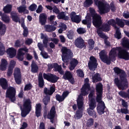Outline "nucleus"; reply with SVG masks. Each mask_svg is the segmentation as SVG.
Instances as JSON below:
<instances>
[{
    "mask_svg": "<svg viewBox=\"0 0 129 129\" xmlns=\"http://www.w3.org/2000/svg\"><path fill=\"white\" fill-rule=\"evenodd\" d=\"M32 88H33V85H32V84L29 83L25 85L24 90V91H28L31 90Z\"/></svg>",
    "mask_w": 129,
    "mask_h": 129,
    "instance_id": "54",
    "label": "nucleus"
},
{
    "mask_svg": "<svg viewBox=\"0 0 129 129\" xmlns=\"http://www.w3.org/2000/svg\"><path fill=\"white\" fill-rule=\"evenodd\" d=\"M42 110V104L37 103L35 105V115L37 117L41 116V111Z\"/></svg>",
    "mask_w": 129,
    "mask_h": 129,
    "instance_id": "32",
    "label": "nucleus"
},
{
    "mask_svg": "<svg viewBox=\"0 0 129 129\" xmlns=\"http://www.w3.org/2000/svg\"><path fill=\"white\" fill-rule=\"evenodd\" d=\"M100 31H103V32H109L110 31V26L108 24H105L103 25L100 29H99Z\"/></svg>",
    "mask_w": 129,
    "mask_h": 129,
    "instance_id": "43",
    "label": "nucleus"
},
{
    "mask_svg": "<svg viewBox=\"0 0 129 129\" xmlns=\"http://www.w3.org/2000/svg\"><path fill=\"white\" fill-rule=\"evenodd\" d=\"M88 44L89 45V48L90 50H93V48H94V45L95 44V42L92 39H90L88 40Z\"/></svg>",
    "mask_w": 129,
    "mask_h": 129,
    "instance_id": "46",
    "label": "nucleus"
},
{
    "mask_svg": "<svg viewBox=\"0 0 129 129\" xmlns=\"http://www.w3.org/2000/svg\"><path fill=\"white\" fill-rule=\"evenodd\" d=\"M109 7L110 10H111V12H113V13H114L115 11H116V8H115V6H114V4H111L109 6H108Z\"/></svg>",
    "mask_w": 129,
    "mask_h": 129,
    "instance_id": "62",
    "label": "nucleus"
},
{
    "mask_svg": "<svg viewBox=\"0 0 129 129\" xmlns=\"http://www.w3.org/2000/svg\"><path fill=\"white\" fill-rule=\"evenodd\" d=\"M36 9L37 5L35 4H33L29 7V11H31V12H34V11H36Z\"/></svg>",
    "mask_w": 129,
    "mask_h": 129,
    "instance_id": "58",
    "label": "nucleus"
},
{
    "mask_svg": "<svg viewBox=\"0 0 129 129\" xmlns=\"http://www.w3.org/2000/svg\"><path fill=\"white\" fill-rule=\"evenodd\" d=\"M77 76L78 77H81V78H83L84 77V73L83 72V71L81 69H78L76 71Z\"/></svg>",
    "mask_w": 129,
    "mask_h": 129,
    "instance_id": "51",
    "label": "nucleus"
},
{
    "mask_svg": "<svg viewBox=\"0 0 129 129\" xmlns=\"http://www.w3.org/2000/svg\"><path fill=\"white\" fill-rule=\"evenodd\" d=\"M31 68V72L32 73H37L38 72V70H39V67L38 66V64H37L34 60H32V61Z\"/></svg>",
    "mask_w": 129,
    "mask_h": 129,
    "instance_id": "37",
    "label": "nucleus"
},
{
    "mask_svg": "<svg viewBox=\"0 0 129 129\" xmlns=\"http://www.w3.org/2000/svg\"><path fill=\"white\" fill-rule=\"evenodd\" d=\"M56 90V87L54 86H51L49 89L45 87L43 90V93L45 94V96H44V98L42 100V102L45 105V107L47 106V104H49V102H50V96L53 95V93L55 92Z\"/></svg>",
    "mask_w": 129,
    "mask_h": 129,
    "instance_id": "4",
    "label": "nucleus"
},
{
    "mask_svg": "<svg viewBox=\"0 0 129 129\" xmlns=\"http://www.w3.org/2000/svg\"><path fill=\"white\" fill-rule=\"evenodd\" d=\"M60 52H61V58L63 62H67L68 60L73 57V52L66 46H62Z\"/></svg>",
    "mask_w": 129,
    "mask_h": 129,
    "instance_id": "6",
    "label": "nucleus"
},
{
    "mask_svg": "<svg viewBox=\"0 0 129 129\" xmlns=\"http://www.w3.org/2000/svg\"><path fill=\"white\" fill-rule=\"evenodd\" d=\"M96 98H102L103 93V85L99 82L96 86Z\"/></svg>",
    "mask_w": 129,
    "mask_h": 129,
    "instance_id": "18",
    "label": "nucleus"
},
{
    "mask_svg": "<svg viewBox=\"0 0 129 129\" xmlns=\"http://www.w3.org/2000/svg\"><path fill=\"white\" fill-rule=\"evenodd\" d=\"M93 123H94V119L90 118L86 123L87 127H91L93 125Z\"/></svg>",
    "mask_w": 129,
    "mask_h": 129,
    "instance_id": "48",
    "label": "nucleus"
},
{
    "mask_svg": "<svg viewBox=\"0 0 129 129\" xmlns=\"http://www.w3.org/2000/svg\"><path fill=\"white\" fill-rule=\"evenodd\" d=\"M2 20L6 24H9V23H10V17L5 14H3Z\"/></svg>",
    "mask_w": 129,
    "mask_h": 129,
    "instance_id": "47",
    "label": "nucleus"
},
{
    "mask_svg": "<svg viewBox=\"0 0 129 129\" xmlns=\"http://www.w3.org/2000/svg\"><path fill=\"white\" fill-rule=\"evenodd\" d=\"M16 62L14 60H12L10 61L9 66L8 67V71H7V76H8L9 77L10 76H12V75H13L14 68H15V67L16 66Z\"/></svg>",
    "mask_w": 129,
    "mask_h": 129,
    "instance_id": "25",
    "label": "nucleus"
},
{
    "mask_svg": "<svg viewBox=\"0 0 129 129\" xmlns=\"http://www.w3.org/2000/svg\"><path fill=\"white\" fill-rule=\"evenodd\" d=\"M6 97L9 98L11 102H15L16 100V94L17 91L14 87H9L6 89Z\"/></svg>",
    "mask_w": 129,
    "mask_h": 129,
    "instance_id": "9",
    "label": "nucleus"
},
{
    "mask_svg": "<svg viewBox=\"0 0 129 129\" xmlns=\"http://www.w3.org/2000/svg\"><path fill=\"white\" fill-rule=\"evenodd\" d=\"M121 44L123 48H125L127 50V51L129 50V39L124 37L121 39Z\"/></svg>",
    "mask_w": 129,
    "mask_h": 129,
    "instance_id": "31",
    "label": "nucleus"
},
{
    "mask_svg": "<svg viewBox=\"0 0 129 129\" xmlns=\"http://www.w3.org/2000/svg\"><path fill=\"white\" fill-rule=\"evenodd\" d=\"M7 67H8V61L5 58H2L0 64V70L1 71H6Z\"/></svg>",
    "mask_w": 129,
    "mask_h": 129,
    "instance_id": "33",
    "label": "nucleus"
},
{
    "mask_svg": "<svg viewBox=\"0 0 129 129\" xmlns=\"http://www.w3.org/2000/svg\"><path fill=\"white\" fill-rule=\"evenodd\" d=\"M11 17L13 22H15V23H21V19H20V18L18 16V13L16 12H11Z\"/></svg>",
    "mask_w": 129,
    "mask_h": 129,
    "instance_id": "35",
    "label": "nucleus"
},
{
    "mask_svg": "<svg viewBox=\"0 0 129 129\" xmlns=\"http://www.w3.org/2000/svg\"><path fill=\"white\" fill-rule=\"evenodd\" d=\"M58 20H63V21H69V17L65 15V12L62 11L59 13L57 16Z\"/></svg>",
    "mask_w": 129,
    "mask_h": 129,
    "instance_id": "34",
    "label": "nucleus"
},
{
    "mask_svg": "<svg viewBox=\"0 0 129 129\" xmlns=\"http://www.w3.org/2000/svg\"><path fill=\"white\" fill-rule=\"evenodd\" d=\"M38 87L39 88H43L45 85V82L44 81V79H43V74L40 72L38 75Z\"/></svg>",
    "mask_w": 129,
    "mask_h": 129,
    "instance_id": "29",
    "label": "nucleus"
},
{
    "mask_svg": "<svg viewBox=\"0 0 129 129\" xmlns=\"http://www.w3.org/2000/svg\"><path fill=\"white\" fill-rule=\"evenodd\" d=\"M45 32H47L48 33H51V32H54V31L56 30L57 28L54 26L50 25H45L44 26Z\"/></svg>",
    "mask_w": 129,
    "mask_h": 129,
    "instance_id": "36",
    "label": "nucleus"
},
{
    "mask_svg": "<svg viewBox=\"0 0 129 129\" xmlns=\"http://www.w3.org/2000/svg\"><path fill=\"white\" fill-rule=\"evenodd\" d=\"M116 51H118V57L120 59L124 60H129V53L126 49L122 48L121 47H116L112 48L109 52V56L107 55V52L105 50H102L99 53L100 60L107 65H110L111 62H114L116 60Z\"/></svg>",
    "mask_w": 129,
    "mask_h": 129,
    "instance_id": "1",
    "label": "nucleus"
},
{
    "mask_svg": "<svg viewBox=\"0 0 129 129\" xmlns=\"http://www.w3.org/2000/svg\"><path fill=\"white\" fill-rule=\"evenodd\" d=\"M121 113L124 114H128L129 110L127 108H121Z\"/></svg>",
    "mask_w": 129,
    "mask_h": 129,
    "instance_id": "64",
    "label": "nucleus"
},
{
    "mask_svg": "<svg viewBox=\"0 0 129 129\" xmlns=\"http://www.w3.org/2000/svg\"><path fill=\"white\" fill-rule=\"evenodd\" d=\"M70 70L72 71L75 69V67L78 65V61L77 59L74 58L70 61Z\"/></svg>",
    "mask_w": 129,
    "mask_h": 129,
    "instance_id": "38",
    "label": "nucleus"
},
{
    "mask_svg": "<svg viewBox=\"0 0 129 129\" xmlns=\"http://www.w3.org/2000/svg\"><path fill=\"white\" fill-rule=\"evenodd\" d=\"M70 18L73 23H76V24H79L81 22V17L79 15H76L75 12L73 11L70 14Z\"/></svg>",
    "mask_w": 129,
    "mask_h": 129,
    "instance_id": "22",
    "label": "nucleus"
},
{
    "mask_svg": "<svg viewBox=\"0 0 129 129\" xmlns=\"http://www.w3.org/2000/svg\"><path fill=\"white\" fill-rule=\"evenodd\" d=\"M115 29H116V30L115 33L114 35V38L117 39V40H120V39L122 38L121 32H120V29H119V28L118 27H117Z\"/></svg>",
    "mask_w": 129,
    "mask_h": 129,
    "instance_id": "40",
    "label": "nucleus"
},
{
    "mask_svg": "<svg viewBox=\"0 0 129 129\" xmlns=\"http://www.w3.org/2000/svg\"><path fill=\"white\" fill-rule=\"evenodd\" d=\"M93 4V0H85L84 3L85 8H89Z\"/></svg>",
    "mask_w": 129,
    "mask_h": 129,
    "instance_id": "49",
    "label": "nucleus"
},
{
    "mask_svg": "<svg viewBox=\"0 0 129 129\" xmlns=\"http://www.w3.org/2000/svg\"><path fill=\"white\" fill-rule=\"evenodd\" d=\"M91 90L90 84H84L82 88L81 89V93L83 96H86L88 95V92Z\"/></svg>",
    "mask_w": 129,
    "mask_h": 129,
    "instance_id": "20",
    "label": "nucleus"
},
{
    "mask_svg": "<svg viewBox=\"0 0 129 129\" xmlns=\"http://www.w3.org/2000/svg\"><path fill=\"white\" fill-rule=\"evenodd\" d=\"M14 47H16V48H20V47H22V44H21V41H20L19 39L16 40Z\"/></svg>",
    "mask_w": 129,
    "mask_h": 129,
    "instance_id": "60",
    "label": "nucleus"
},
{
    "mask_svg": "<svg viewBox=\"0 0 129 129\" xmlns=\"http://www.w3.org/2000/svg\"><path fill=\"white\" fill-rule=\"evenodd\" d=\"M97 33L98 34L99 37H100V38L102 39H105L104 44L106 45V46H110V42L107 40V36H106L105 34L102 32V31L100 30V29H98L97 30Z\"/></svg>",
    "mask_w": 129,
    "mask_h": 129,
    "instance_id": "24",
    "label": "nucleus"
},
{
    "mask_svg": "<svg viewBox=\"0 0 129 129\" xmlns=\"http://www.w3.org/2000/svg\"><path fill=\"white\" fill-rule=\"evenodd\" d=\"M46 2H48V3H51V2H53L54 4H58L59 3H61V4H64L65 3L64 0H46Z\"/></svg>",
    "mask_w": 129,
    "mask_h": 129,
    "instance_id": "57",
    "label": "nucleus"
},
{
    "mask_svg": "<svg viewBox=\"0 0 129 129\" xmlns=\"http://www.w3.org/2000/svg\"><path fill=\"white\" fill-rule=\"evenodd\" d=\"M92 24L95 28H99L102 25L101 16L98 14L92 17Z\"/></svg>",
    "mask_w": 129,
    "mask_h": 129,
    "instance_id": "16",
    "label": "nucleus"
},
{
    "mask_svg": "<svg viewBox=\"0 0 129 129\" xmlns=\"http://www.w3.org/2000/svg\"><path fill=\"white\" fill-rule=\"evenodd\" d=\"M93 82H100L102 81V78L100 77V75L98 73H96L94 76L92 77Z\"/></svg>",
    "mask_w": 129,
    "mask_h": 129,
    "instance_id": "42",
    "label": "nucleus"
},
{
    "mask_svg": "<svg viewBox=\"0 0 129 129\" xmlns=\"http://www.w3.org/2000/svg\"><path fill=\"white\" fill-rule=\"evenodd\" d=\"M77 33L79 34V35H82L83 34H85L86 33V30H85L84 28H79L77 30Z\"/></svg>",
    "mask_w": 129,
    "mask_h": 129,
    "instance_id": "52",
    "label": "nucleus"
},
{
    "mask_svg": "<svg viewBox=\"0 0 129 129\" xmlns=\"http://www.w3.org/2000/svg\"><path fill=\"white\" fill-rule=\"evenodd\" d=\"M23 108L21 109L22 117H26L27 114L32 110V101L31 99L27 98L23 100Z\"/></svg>",
    "mask_w": 129,
    "mask_h": 129,
    "instance_id": "3",
    "label": "nucleus"
},
{
    "mask_svg": "<svg viewBox=\"0 0 129 129\" xmlns=\"http://www.w3.org/2000/svg\"><path fill=\"white\" fill-rule=\"evenodd\" d=\"M94 95V91L92 90L90 92V94L88 95L89 100H90V103L93 102L94 104H97L96 101H95V99L93 98Z\"/></svg>",
    "mask_w": 129,
    "mask_h": 129,
    "instance_id": "41",
    "label": "nucleus"
},
{
    "mask_svg": "<svg viewBox=\"0 0 129 129\" xmlns=\"http://www.w3.org/2000/svg\"><path fill=\"white\" fill-rule=\"evenodd\" d=\"M55 117H56V107L52 106L48 113L47 111H45L43 113L44 119H50L51 123L55 122Z\"/></svg>",
    "mask_w": 129,
    "mask_h": 129,
    "instance_id": "7",
    "label": "nucleus"
},
{
    "mask_svg": "<svg viewBox=\"0 0 129 129\" xmlns=\"http://www.w3.org/2000/svg\"><path fill=\"white\" fill-rule=\"evenodd\" d=\"M60 75H63V79H64V80H68L71 84H74V83H75L73 75L70 71H66L65 73L63 71V74H60Z\"/></svg>",
    "mask_w": 129,
    "mask_h": 129,
    "instance_id": "15",
    "label": "nucleus"
},
{
    "mask_svg": "<svg viewBox=\"0 0 129 129\" xmlns=\"http://www.w3.org/2000/svg\"><path fill=\"white\" fill-rule=\"evenodd\" d=\"M118 94L121 96V97H122L123 98H127V94L128 93L125 92L124 91H120Z\"/></svg>",
    "mask_w": 129,
    "mask_h": 129,
    "instance_id": "56",
    "label": "nucleus"
},
{
    "mask_svg": "<svg viewBox=\"0 0 129 129\" xmlns=\"http://www.w3.org/2000/svg\"><path fill=\"white\" fill-rule=\"evenodd\" d=\"M90 15L92 17H94V16H97L98 15L97 13H96V12H95V9L92 8H90Z\"/></svg>",
    "mask_w": 129,
    "mask_h": 129,
    "instance_id": "53",
    "label": "nucleus"
},
{
    "mask_svg": "<svg viewBox=\"0 0 129 129\" xmlns=\"http://www.w3.org/2000/svg\"><path fill=\"white\" fill-rule=\"evenodd\" d=\"M47 14L45 13H41L40 14L39 17V24L41 25V26H45L46 25V23H47Z\"/></svg>",
    "mask_w": 129,
    "mask_h": 129,
    "instance_id": "26",
    "label": "nucleus"
},
{
    "mask_svg": "<svg viewBox=\"0 0 129 129\" xmlns=\"http://www.w3.org/2000/svg\"><path fill=\"white\" fill-rule=\"evenodd\" d=\"M26 9V6H20L17 8L18 13H25V12H26V14H28L29 11L27 10Z\"/></svg>",
    "mask_w": 129,
    "mask_h": 129,
    "instance_id": "45",
    "label": "nucleus"
},
{
    "mask_svg": "<svg viewBox=\"0 0 129 129\" xmlns=\"http://www.w3.org/2000/svg\"><path fill=\"white\" fill-rule=\"evenodd\" d=\"M0 86H1L2 89L4 90H7L9 87V84H8V81L5 78L0 79Z\"/></svg>",
    "mask_w": 129,
    "mask_h": 129,
    "instance_id": "27",
    "label": "nucleus"
},
{
    "mask_svg": "<svg viewBox=\"0 0 129 129\" xmlns=\"http://www.w3.org/2000/svg\"><path fill=\"white\" fill-rule=\"evenodd\" d=\"M86 19L83 20L82 21V23L83 24V25H86L91 20V16H90V14H87V16L86 17Z\"/></svg>",
    "mask_w": 129,
    "mask_h": 129,
    "instance_id": "50",
    "label": "nucleus"
},
{
    "mask_svg": "<svg viewBox=\"0 0 129 129\" xmlns=\"http://www.w3.org/2000/svg\"><path fill=\"white\" fill-rule=\"evenodd\" d=\"M107 24L109 26H112L114 29H116L117 28L116 25L119 26L121 28H123L124 27V22L118 18H116V21L114 19H110L108 21Z\"/></svg>",
    "mask_w": 129,
    "mask_h": 129,
    "instance_id": "11",
    "label": "nucleus"
},
{
    "mask_svg": "<svg viewBox=\"0 0 129 129\" xmlns=\"http://www.w3.org/2000/svg\"><path fill=\"white\" fill-rule=\"evenodd\" d=\"M28 35H29V30H28V28H25L23 30V36L26 38L28 37Z\"/></svg>",
    "mask_w": 129,
    "mask_h": 129,
    "instance_id": "63",
    "label": "nucleus"
},
{
    "mask_svg": "<svg viewBox=\"0 0 129 129\" xmlns=\"http://www.w3.org/2000/svg\"><path fill=\"white\" fill-rule=\"evenodd\" d=\"M52 12L53 13L56 14V15H58V14L60 13V10L59 9H58V8H57V7H56V6H54L53 7V9H52Z\"/></svg>",
    "mask_w": 129,
    "mask_h": 129,
    "instance_id": "61",
    "label": "nucleus"
},
{
    "mask_svg": "<svg viewBox=\"0 0 129 129\" xmlns=\"http://www.w3.org/2000/svg\"><path fill=\"white\" fill-rule=\"evenodd\" d=\"M94 2L96 6L98 7V12L100 15H105L110 12L109 7L107 6L106 4L99 0H94Z\"/></svg>",
    "mask_w": 129,
    "mask_h": 129,
    "instance_id": "5",
    "label": "nucleus"
},
{
    "mask_svg": "<svg viewBox=\"0 0 129 129\" xmlns=\"http://www.w3.org/2000/svg\"><path fill=\"white\" fill-rule=\"evenodd\" d=\"M75 45L79 49H83L85 47L84 40L81 37L77 38L75 41Z\"/></svg>",
    "mask_w": 129,
    "mask_h": 129,
    "instance_id": "23",
    "label": "nucleus"
},
{
    "mask_svg": "<svg viewBox=\"0 0 129 129\" xmlns=\"http://www.w3.org/2000/svg\"><path fill=\"white\" fill-rule=\"evenodd\" d=\"M14 76L16 83L18 85L22 84V74L20 68H17L15 69Z\"/></svg>",
    "mask_w": 129,
    "mask_h": 129,
    "instance_id": "14",
    "label": "nucleus"
},
{
    "mask_svg": "<svg viewBox=\"0 0 129 129\" xmlns=\"http://www.w3.org/2000/svg\"><path fill=\"white\" fill-rule=\"evenodd\" d=\"M40 39L43 40V44L45 48H48V43H49V37H48V35H44L43 33L40 34Z\"/></svg>",
    "mask_w": 129,
    "mask_h": 129,
    "instance_id": "28",
    "label": "nucleus"
},
{
    "mask_svg": "<svg viewBox=\"0 0 129 129\" xmlns=\"http://www.w3.org/2000/svg\"><path fill=\"white\" fill-rule=\"evenodd\" d=\"M98 63H97V59L93 56L90 57V60L88 63V67L90 71H95L97 69Z\"/></svg>",
    "mask_w": 129,
    "mask_h": 129,
    "instance_id": "12",
    "label": "nucleus"
},
{
    "mask_svg": "<svg viewBox=\"0 0 129 129\" xmlns=\"http://www.w3.org/2000/svg\"><path fill=\"white\" fill-rule=\"evenodd\" d=\"M23 51L25 52V53H29V49H28L26 47L19 48L17 53V58L18 60H19V61H23L24 60L25 53L23 52Z\"/></svg>",
    "mask_w": 129,
    "mask_h": 129,
    "instance_id": "19",
    "label": "nucleus"
},
{
    "mask_svg": "<svg viewBox=\"0 0 129 129\" xmlns=\"http://www.w3.org/2000/svg\"><path fill=\"white\" fill-rule=\"evenodd\" d=\"M43 76L44 79H45V80L51 83H56L58 82V80H59L58 77L51 73H43Z\"/></svg>",
    "mask_w": 129,
    "mask_h": 129,
    "instance_id": "13",
    "label": "nucleus"
},
{
    "mask_svg": "<svg viewBox=\"0 0 129 129\" xmlns=\"http://www.w3.org/2000/svg\"><path fill=\"white\" fill-rule=\"evenodd\" d=\"M77 105L78 110H77L74 117L77 119H80L83 116V111H82V107L84 105V102H83V98L79 97L77 100Z\"/></svg>",
    "mask_w": 129,
    "mask_h": 129,
    "instance_id": "8",
    "label": "nucleus"
},
{
    "mask_svg": "<svg viewBox=\"0 0 129 129\" xmlns=\"http://www.w3.org/2000/svg\"><path fill=\"white\" fill-rule=\"evenodd\" d=\"M7 52L9 55L10 58H14L17 55V49L14 47H10L7 49Z\"/></svg>",
    "mask_w": 129,
    "mask_h": 129,
    "instance_id": "30",
    "label": "nucleus"
},
{
    "mask_svg": "<svg viewBox=\"0 0 129 129\" xmlns=\"http://www.w3.org/2000/svg\"><path fill=\"white\" fill-rule=\"evenodd\" d=\"M96 104H94V103L92 102L91 103L89 104V108L87 110L89 115L92 116V117L94 118H96L97 116L96 112L94 111L95 107H96Z\"/></svg>",
    "mask_w": 129,
    "mask_h": 129,
    "instance_id": "17",
    "label": "nucleus"
},
{
    "mask_svg": "<svg viewBox=\"0 0 129 129\" xmlns=\"http://www.w3.org/2000/svg\"><path fill=\"white\" fill-rule=\"evenodd\" d=\"M55 98L57 101H59V102H62L63 100H65L64 99V98H63L62 96H61L60 95L58 94L56 95Z\"/></svg>",
    "mask_w": 129,
    "mask_h": 129,
    "instance_id": "55",
    "label": "nucleus"
},
{
    "mask_svg": "<svg viewBox=\"0 0 129 129\" xmlns=\"http://www.w3.org/2000/svg\"><path fill=\"white\" fill-rule=\"evenodd\" d=\"M48 69H53V68H54L55 72L58 71L59 74H64V71L62 69V67L59 66L57 63H54L53 64L50 63L48 66Z\"/></svg>",
    "mask_w": 129,
    "mask_h": 129,
    "instance_id": "21",
    "label": "nucleus"
},
{
    "mask_svg": "<svg viewBox=\"0 0 129 129\" xmlns=\"http://www.w3.org/2000/svg\"><path fill=\"white\" fill-rule=\"evenodd\" d=\"M96 100L98 102L97 110L99 114H103L105 112L104 110L106 108V107L105 106L104 102L102 101V98H96Z\"/></svg>",
    "mask_w": 129,
    "mask_h": 129,
    "instance_id": "10",
    "label": "nucleus"
},
{
    "mask_svg": "<svg viewBox=\"0 0 129 129\" xmlns=\"http://www.w3.org/2000/svg\"><path fill=\"white\" fill-rule=\"evenodd\" d=\"M6 30H7V27H6V25L3 24V22H0V35H1V36H4L6 34Z\"/></svg>",
    "mask_w": 129,
    "mask_h": 129,
    "instance_id": "39",
    "label": "nucleus"
},
{
    "mask_svg": "<svg viewBox=\"0 0 129 129\" xmlns=\"http://www.w3.org/2000/svg\"><path fill=\"white\" fill-rule=\"evenodd\" d=\"M6 51V48L3 45L0 46V56H3Z\"/></svg>",
    "mask_w": 129,
    "mask_h": 129,
    "instance_id": "59",
    "label": "nucleus"
},
{
    "mask_svg": "<svg viewBox=\"0 0 129 129\" xmlns=\"http://www.w3.org/2000/svg\"><path fill=\"white\" fill-rule=\"evenodd\" d=\"M114 72L117 75H119V79L115 78L114 80V83L119 89L124 90L128 87V82L126 79L125 72L121 69L115 67L113 68ZM120 79V80H119Z\"/></svg>",
    "mask_w": 129,
    "mask_h": 129,
    "instance_id": "2",
    "label": "nucleus"
},
{
    "mask_svg": "<svg viewBox=\"0 0 129 129\" xmlns=\"http://www.w3.org/2000/svg\"><path fill=\"white\" fill-rule=\"evenodd\" d=\"M12 5H7L3 8V11L5 14H10L12 12Z\"/></svg>",
    "mask_w": 129,
    "mask_h": 129,
    "instance_id": "44",
    "label": "nucleus"
}]
</instances>
